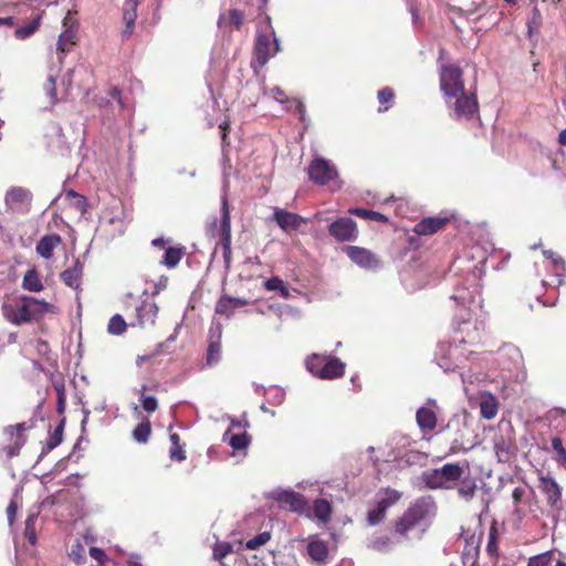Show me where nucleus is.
<instances>
[{
    "label": "nucleus",
    "instance_id": "obj_45",
    "mask_svg": "<svg viewBox=\"0 0 566 566\" xmlns=\"http://www.w3.org/2000/svg\"><path fill=\"white\" fill-rule=\"evenodd\" d=\"M271 538V535L269 532H262L258 534L256 536L250 538L245 543V547L250 551H255L260 548L261 546L265 545Z\"/></svg>",
    "mask_w": 566,
    "mask_h": 566
},
{
    "label": "nucleus",
    "instance_id": "obj_34",
    "mask_svg": "<svg viewBox=\"0 0 566 566\" xmlns=\"http://www.w3.org/2000/svg\"><path fill=\"white\" fill-rule=\"evenodd\" d=\"M22 287L29 292H40L44 289L35 269L25 272L22 280Z\"/></svg>",
    "mask_w": 566,
    "mask_h": 566
},
{
    "label": "nucleus",
    "instance_id": "obj_46",
    "mask_svg": "<svg viewBox=\"0 0 566 566\" xmlns=\"http://www.w3.org/2000/svg\"><path fill=\"white\" fill-rule=\"evenodd\" d=\"M40 25L39 19H34L24 27L17 28L14 34L18 39H25L33 34Z\"/></svg>",
    "mask_w": 566,
    "mask_h": 566
},
{
    "label": "nucleus",
    "instance_id": "obj_5",
    "mask_svg": "<svg viewBox=\"0 0 566 566\" xmlns=\"http://www.w3.org/2000/svg\"><path fill=\"white\" fill-rule=\"evenodd\" d=\"M265 21L268 28L265 32L258 33L254 45L255 56L260 65H264L280 51L279 39L276 38L275 31L271 24V18L268 15Z\"/></svg>",
    "mask_w": 566,
    "mask_h": 566
},
{
    "label": "nucleus",
    "instance_id": "obj_30",
    "mask_svg": "<svg viewBox=\"0 0 566 566\" xmlns=\"http://www.w3.org/2000/svg\"><path fill=\"white\" fill-rule=\"evenodd\" d=\"M244 21V14L242 11L237 9H230L228 12L221 13L218 19V25L224 28L233 25L240 29Z\"/></svg>",
    "mask_w": 566,
    "mask_h": 566
},
{
    "label": "nucleus",
    "instance_id": "obj_9",
    "mask_svg": "<svg viewBox=\"0 0 566 566\" xmlns=\"http://www.w3.org/2000/svg\"><path fill=\"white\" fill-rule=\"evenodd\" d=\"M495 454L500 462H509L515 450V438L510 426L500 428V432L493 439Z\"/></svg>",
    "mask_w": 566,
    "mask_h": 566
},
{
    "label": "nucleus",
    "instance_id": "obj_32",
    "mask_svg": "<svg viewBox=\"0 0 566 566\" xmlns=\"http://www.w3.org/2000/svg\"><path fill=\"white\" fill-rule=\"evenodd\" d=\"M311 510H312L313 516L317 521H319L322 523H327L331 520L332 507L327 500H325V499L315 500L312 504Z\"/></svg>",
    "mask_w": 566,
    "mask_h": 566
},
{
    "label": "nucleus",
    "instance_id": "obj_4",
    "mask_svg": "<svg viewBox=\"0 0 566 566\" xmlns=\"http://www.w3.org/2000/svg\"><path fill=\"white\" fill-rule=\"evenodd\" d=\"M63 31L59 35L56 43V72L57 73L64 62L66 53L71 52L77 43L78 23L69 11L63 19Z\"/></svg>",
    "mask_w": 566,
    "mask_h": 566
},
{
    "label": "nucleus",
    "instance_id": "obj_57",
    "mask_svg": "<svg viewBox=\"0 0 566 566\" xmlns=\"http://www.w3.org/2000/svg\"><path fill=\"white\" fill-rule=\"evenodd\" d=\"M552 447L559 455L560 460L566 463V450L563 447L562 440L559 438H554L552 440Z\"/></svg>",
    "mask_w": 566,
    "mask_h": 566
},
{
    "label": "nucleus",
    "instance_id": "obj_58",
    "mask_svg": "<svg viewBox=\"0 0 566 566\" xmlns=\"http://www.w3.org/2000/svg\"><path fill=\"white\" fill-rule=\"evenodd\" d=\"M90 555L92 558H94L98 564H103L106 559V554L104 551L97 547H91L90 548Z\"/></svg>",
    "mask_w": 566,
    "mask_h": 566
},
{
    "label": "nucleus",
    "instance_id": "obj_52",
    "mask_svg": "<svg viewBox=\"0 0 566 566\" xmlns=\"http://www.w3.org/2000/svg\"><path fill=\"white\" fill-rule=\"evenodd\" d=\"M140 402H142L143 408L147 412H154L158 407L157 399L154 396H144L143 395L140 398Z\"/></svg>",
    "mask_w": 566,
    "mask_h": 566
},
{
    "label": "nucleus",
    "instance_id": "obj_40",
    "mask_svg": "<svg viewBox=\"0 0 566 566\" xmlns=\"http://www.w3.org/2000/svg\"><path fill=\"white\" fill-rule=\"evenodd\" d=\"M126 326L127 325L123 316L119 314H115L114 316L111 317L108 322L107 331L112 335H120L125 332Z\"/></svg>",
    "mask_w": 566,
    "mask_h": 566
},
{
    "label": "nucleus",
    "instance_id": "obj_28",
    "mask_svg": "<svg viewBox=\"0 0 566 566\" xmlns=\"http://www.w3.org/2000/svg\"><path fill=\"white\" fill-rule=\"evenodd\" d=\"M307 553L310 557L317 564H325L328 555V549L323 541L314 539L307 545Z\"/></svg>",
    "mask_w": 566,
    "mask_h": 566
},
{
    "label": "nucleus",
    "instance_id": "obj_61",
    "mask_svg": "<svg viewBox=\"0 0 566 566\" xmlns=\"http://www.w3.org/2000/svg\"><path fill=\"white\" fill-rule=\"evenodd\" d=\"M543 253L547 259H551L555 265H564V260L553 251L545 250Z\"/></svg>",
    "mask_w": 566,
    "mask_h": 566
},
{
    "label": "nucleus",
    "instance_id": "obj_22",
    "mask_svg": "<svg viewBox=\"0 0 566 566\" xmlns=\"http://www.w3.org/2000/svg\"><path fill=\"white\" fill-rule=\"evenodd\" d=\"M139 0H125L123 6V20L125 22V29L123 31L124 38H129L135 29V21L137 19V7Z\"/></svg>",
    "mask_w": 566,
    "mask_h": 566
},
{
    "label": "nucleus",
    "instance_id": "obj_63",
    "mask_svg": "<svg viewBox=\"0 0 566 566\" xmlns=\"http://www.w3.org/2000/svg\"><path fill=\"white\" fill-rule=\"evenodd\" d=\"M61 434H62V426H60L56 430H55V437L51 439V441L49 442V447L51 449L55 448L56 446L60 444L61 442Z\"/></svg>",
    "mask_w": 566,
    "mask_h": 566
},
{
    "label": "nucleus",
    "instance_id": "obj_44",
    "mask_svg": "<svg viewBox=\"0 0 566 566\" xmlns=\"http://www.w3.org/2000/svg\"><path fill=\"white\" fill-rule=\"evenodd\" d=\"M368 547L377 552H388L391 547V542L388 536H376L369 541Z\"/></svg>",
    "mask_w": 566,
    "mask_h": 566
},
{
    "label": "nucleus",
    "instance_id": "obj_31",
    "mask_svg": "<svg viewBox=\"0 0 566 566\" xmlns=\"http://www.w3.org/2000/svg\"><path fill=\"white\" fill-rule=\"evenodd\" d=\"M401 494L392 489L380 490L376 495V504L382 510L387 511L390 506L396 504Z\"/></svg>",
    "mask_w": 566,
    "mask_h": 566
},
{
    "label": "nucleus",
    "instance_id": "obj_10",
    "mask_svg": "<svg viewBox=\"0 0 566 566\" xmlns=\"http://www.w3.org/2000/svg\"><path fill=\"white\" fill-rule=\"evenodd\" d=\"M329 234L337 241H354L358 237L356 222L349 217H343L328 227Z\"/></svg>",
    "mask_w": 566,
    "mask_h": 566
},
{
    "label": "nucleus",
    "instance_id": "obj_7",
    "mask_svg": "<svg viewBox=\"0 0 566 566\" xmlns=\"http://www.w3.org/2000/svg\"><path fill=\"white\" fill-rule=\"evenodd\" d=\"M310 179L316 185L324 186L338 177L336 167L322 157L314 158L307 168Z\"/></svg>",
    "mask_w": 566,
    "mask_h": 566
},
{
    "label": "nucleus",
    "instance_id": "obj_48",
    "mask_svg": "<svg viewBox=\"0 0 566 566\" xmlns=\"http://www.w3.org/2000/svg\"><path fill=\"white\" fill-rule=\"evenodd\" d=\"M552 562V552L547 551L542 554L530 557L527 566H548Z\"/></svg>",
    "mask_w": 566,
    "mask_h": 566
},
{
    "label": "nucleus",
    "instance_id": "obj_12",
    "mask_svg": "<svg viewBox=\"0 0 566 566\" xmlns=\"http://www.w3.org/2000/svg\"><path fill=\"white\" fill-rule=\"evenodd\" d=\"M463 321L455 327L457 333H460L462 337L459 339L460 343L475 344L481 339V332L483 331V324L478 322H471L470 314L465 313L461 315Z\"/></svg>",
    "mask_w": 566,
    "mask_h": 566
},
{
    "label": "nucleus",
    "instance_id": "obj_50",
    "mask_svg": "<svg viewBox=\"0 0 566 566\" xmlns=\"http://www.w3.org/2000/svg\"><path fill=\"white\" fill-rule=\"evenodd\" d=\"M221 355L220 343L211 340L208 347L207 361L209 365L219 361Z\"/></svg>",
    "mask_w": 566,
    "mask_h": 566
},
{
    "label": "nucleus",
    "instance_id": "obj_18",
    "mask_svg": "<svg viewBox=\"0 0 566 566\" xmlns=\"http://www.w3.org/2000/svg\"><path fill=\"white\" fill-rule=\"evenodd\" d=\"M247 304L248 301L244 298L223 295L218 300L214 312L218 315L230 318L234 314L235 310L245 306Z\"/></svg>",
    "mask_w": 566,
    "mask_h": 566
},
{
    "label": "nucleus",
    "instance_id": "obj_54",
    "mask_svg": "<svg viewBox=\"0 0 566 566\" xmlns=\"http://www.w3.org/2000/svg\"><path fill=\"white\" fill-rule=\"evenodd\" d=\"M222 336V325L219 322L213 321L209 329L210 342L214 340L220 343Z\"/></svg>",
    "mask_w": 566,
    "mask_h": 566
},
{
    "label": "nucleus",
    "instance_id": "obj_6",
    "mask_svg": "<svg viewBox=\"0 0 566 566\" xmlns=\"http://www.w3.org/2000/svg\"><path fill=\"white\" fill-rule=\"evenodd\" d=\"M440 368L444 371H452L460 368L467 359L464 349L460 344H440L436 354Z\"/></svg>",
    "mask_w": 566,
    "mask_h": 566
},
{
    "label": "nucleus",
    "instance_id": "obj_42",
    "mask_svg": "<svg viewBox=\"0 0 566 566\" xmlns=\"http://www.w3.org/2000/svg\"><path fill=\"white\" fill-rule=\"evenodd\" d=\"M348 212L350 214L360 217L363 219H369V220L382 221V222L387 221V217H385L384 214H381L379 212L373 211V210H367V209H363V208H352V209H349Z\"/></svg>",
    "mask_w": 566,
    "mask_h": 566
},
{
    "label": "nucleus",
    "instance_id": "obj_27",
    "mask_svg": "<svg viewBox=\"0 0 566 566\" xmlns=\"http://www.w3.org/2000/svg\"><path fill=\"white\" fill-rule=\"evenodd\" d=\"M438 469L448 489H451L452 484L460 481L463 475V468L458 463H447Z\"/></svg>",
    "mask_w": 566,
    "mask_h": 566
},
{
    "label": "nucleus",
    "instance_id": "obj_16",
    "mask_svg": "<svg viewBox=\"0 0 566 566\" xmlns=\"http://www.w3.org/2000/svg\"><path fill=\"white\" fill-rule=\"evenodd\" d=\"M539 489L546 496L551 507H555L562 497V490L558 483L551 475L539 476Z\"/></svg>",
    "mask_w": 566,
    "mask_h": 566
},
{
    "label": "nucleus",
    "instance_id": "obj_41",
    "mask_svg": "<svg viewBox=\"0 0 566 566\" xmlns=\"http://www.w3.org/2000/svg\"><path fill=\"white\" fill-rule=\"evenodd\" d=\"M542 25V14L537 7L533 8L532 17L527 20V33L530 38L538 33Z\"/></svg>",
    "mask_w": 566,
    "mask_h": 566
},
{
    "label": "nucleus",
    "instance_id": "obj_53",
    "mask_svg": "<svg viewBox=\"0 0 566 566\" xmlns=\"http://www.w3.org/2000/svg\"><path fill=\"white\" fill-rule=\"evenodd\" d=\"M44 88L48 93V95L55 101L56 92H55V74L53 73V69L51 67V73L48 76V81L44 85Z\"/></svg>",
    "mask_w": 566,
    "mask_h": 566
},
{
    "label": "nucleus",
    "instance_id": "obj_55",
    "mask_svg": "<svg viewBox=\"0 0 566 566\" xmlns=\"http://www.w3.org/2000/svg\"><path fill=\"white\" fill-rule=\"evenodd\" d=\"M284 282L279 276H273L264 282L268 291H280L283 289Z\"/></svg>",
    "mask_w": 566,
    "mask_h": 566
},
{
    "label": "nucleus",
    "instance_id": "obj_15",
    "mask_svg": "<svg viewBox=\"0 0 566 566\" xmlns=\"http://www.w3.org/2000/svg\"><path fill=\"white\" fill-rule=\"evenodd\" d=\"M346 253L360 268L373 269L378 265L377 258L367 249L352 245L346 248Z\"/></svg>",
    "mask_w": 566,
    "mask_h": 566
},
{
    "label": "nucleus",
    "instance_id": "obj_2",
    "mask_svg": "<svg viewBox=\"0 0 566 566\" xmlns=\"http://www.w3.org/2000/svg\"><path fill=\"white\" fill-rule=\"evenodd\" d=\"M3 317L13 325H22L40 318L46 313H55V306L32 296H20L2 304Z\"/></svg>",
    "mask_w": 566,
    "mask_h": 566
},
{
    "label": "nucleus",
    "instance_id": "obj_64",
    "mask_svg": "<svg viewBox=\"0 0 566 566\" xmlns=\"http://www.w3.org/2000/svg\"><path fill=\"white\" fill-rule=\"evenodd\" d=\"M231 421V428H243L245 429L249 426V422L247 419L235 420L233 418H230Z\"/></svg>",
    "mask_w": 566,
    "mask_h": 566
},
{
    "label": "nucleus",
    "instance_id": "obj_20",
    "mask_svg": "<svg viewBox=\"0 0 566 566\" xmlns=\"http://www.w3.org/2000/svg\"><path fill=\"white\" fill-rule=\"evenodd\" d=\"M158 314V306L155 302L144 301L136 307L137 324L140 327L154 325Z\"/></svg>",
    "mask_w": 566,
    "mask_h": 566
},
{
    "label": "nucleus",
    "instance_id": "obj_33",
    "mask_svg": "<svg viewBox=\"0 0 566 566\" xmlns=\"http://www.w3.org/2000/svg\"><path fill=\"white\" fill-rule=\"evenodd\" d=\"M497 409L499 403L494 396L491 394H485L482 396L480 401V411L484 419H493L497 413Z\"/></svg>",
    "mask_w": 566,
    "mask_h": 566
},
{
    "label": "nucleus",
    "instance_id": "obj_3",
    "mask_svg": "<svg viewBox=\"0 0 566 566\" xmlns=\"http://www.w3.org/2000/svg\"><path fill=\"white\" fill-rule=\"evenodd\" d=\"M436 503L431 496H423L416 500L396 525L397 533L405 535L417 523L434 516Z\"/></svg>",
    "mask_w": 566,
    "mask_h": 566
},
{
    "label": "nucleus",
    "instance_id": "obj_38",
    "mask_svg": "<svg viewBox=\"0 0 566 566\" xmlns=\"http://www.w3.org/2000/svg\"><path fill=\"white\" fill-rule=\"evenodd\" d=\"M169 440L171 442V448L169 450V457L174 461L181 462L186 459V452L180 443L179 434L171 432L169 434Z\"/></svg>",
    "mask_w": 566,
    "mask_h": 566
},
{
    "label": "nucleus",
    "instance_id": "obj_26",
    "mask_svg": "<svg viewBox=\"0 0 566 566\" xmlns=\"http://www.w3.org/2000/svg\"><path fill=\"white\" fill-rule=\"evenodd\" d=\"M62 239L57 234L44 235L36 244V252L43 259H51L54 249L61 243Z\"/></svg>",
    "mask_w": 566,
    "mask_h": 566
},
{
    "label": "nucleus",
    "instance_id": "obj_25",
    "mask_svg": "<svg viewBox=\"0 0 566 566\" xmlns=\"http://www.w3.org/2000/svg\"><path fill=\"white\" fill-rule=\"evenodd\" d=\"M345 364L336 357H329L321 370V379H335L344 375Z\"/></svg>",
    "mask_w": 566,
    "mask_h": 566
},
{
    "label": "nucleus",
    "instance_id": "obj_39",
    "mask_svg": "<svg viewBox=\"0 0 566 566\" xmlns=\"http://www.w3.org/2000/svg\"><path fill=\"white\" fill-rule=\"evenodd\" d=\"M328 356L319 355V354H313L310 357H307L305 365L307 370L319 378L321 370L323 369V366L325 365V361L327 360Z\"/></svg>",
    "mask_w": 566,
    "mask_h": 566
},
{
    "label": "nucleus",
    "instance_id": "obj_1",
    "mask_svg": "<svg viewBox=\"0 0 566 566\" xmlns=\"http://www.w3.org/2000/svg\"><path fill=\"white\" fill-rule=\"evenodd\" d=\"M440 88L448 105L453 107V117L458 120H469L478 115L479 105L475 93L465 92L462 71L457 65L440 67Z\"/></svg>",
    "mask_w": 566,
    "mask_h": 566
},
{
    "label": "nucleus",
    "instance_id": "obj_62",
    "mask_svg": "<svg viewBox=\"0 0 566 566\" xmlns=\"http://www.w3.org/2000/svg\"><path fill=\"white\" fill-rule=\"evenodd\" d=\"M17 505L14 502H11L8 507H7V515H8V521H9V524H12L13 523V520L15 517V514H17Z\"/></svg>",
    "mask_w": 566,
    "mask_h": 566
},
{
    "label": "nucleus",
    "instance_id": "obj_49",
    "mask_svg": "<svg viewBox=\"0 0 566 566\" xmlns=\"http://www.w3.org/2000/svg\"><path fill=\"white\" fill-rule=\"evenodd\" d=\"M386 515V511L375 504V507L369 510L367 515V522L370 526L379 524Z\"/></svg>",
    "mask_w": 566,
    "mask_h": 566
},
{
    "label": "nucleus",
    "instance_id": "obj_13",
    "mask_svg": "<svg viewBox=\"0 0 566 566\" xmlns=\"http://www.w3.org/2000/svg\"><path fill=\"white\" fill-rule=\"evenodd\" d=\"M428 405L430 407H420L416 413L417 424L421 431H432L437 427V401L430 398Z\"/></svg>",
    "mask_w": 566,
    "mask_h": 566
},
{
    "label": "nucleus",
    "instance_id": "obj_43",
    "mask_svg": "<svg viewBox=\"0 0 566 566\" xmlns=\"http://www.w3.org/2000/svg\"><path fill=\"white\" fill-rule=\"evenodd\" d=\"M151 429L148 421L139 423L133 431V437L138 443H146L149 439Z\"/></svg>",
    "mask_w": 566,
    "mask_h": 566
},
{
    "label": "nucleus",
    "instance_id": "obj_19",
    "mask_svg": "<svg viewBox=\"0 0 566 566\" xmlns=\"http://www.w3.org/2000/svg\"><path fill=\"white\" fill-rule=\"evenodd\" d=\"M221 240L223 242L224 254L230 253L231 247V224H230V211L227 196H222L221 206Z\"/></svg>",
    "mask_w": 566,
    "mask_h": 566
},
{
    "label": "nucleus",
    "instance_id": "obj_23",
    "mask_svg": "<svg viewBox=\"0 0 566 566\" xmlns=\"http://www.w3.org/2000/svg\"><path fill=\"white\" fill-rule=\"evenodd\" d=\"M447 222L448 218H424L415 226V232L420 235H429L442 229Z\"/></svg>",
    "mask_w": 566,
    "mask_h": 566
},
{
    "label": "nucleus",
    "instance_id": "obj_51",
    "mask_svg": "<svg viewBox=\"0 0 566 566\" xmlns=\"http://www.w3.org/2000/svg\"><path fill=\"white\" fill-rule=\"evenodd\" d=\"M232 552V545L227 542H218L213 546V557L221 560Z\"/></svg>",
    "mask_w": 566,
    "mask_h": 566
},
{
    "label": "nucleus",
    "instance_id": "obj_8",
    "mask_svg": "<svg viewBox=\"0 0 566 566\" xmlns=\"http://www.w3.org/2000/svg\"><path fill=\"white\" fill-rule=\"evenodd\" d=\"M270 497L279 503L280 507L295 513H303L306 510L304 496L293 490L276 489L270 493Z\"/></svg>",
    "mask_w": 566,
    "mask_h": 566
},
{
    "label": "nucleus",
    "instance_id": "obj_37",
    "mask_svg": "<svg viewBox=\"0 0 566 566\" xmlns=\"http://www.w3.org/2000/svg\"><path fill=\"white\" fill-rule=\"evenodd\" d=\"M476 492V483L472 478L461 479L460 484L458 486V494L464 501H470L473 499Z\"/></svg>",
    "mask_w": 566,
    "mask_h": 566
},
{
    "label": "nucleus",
    "instance_id": "obj_29",
    "mask_svg": "<svg viewBox=\"0 0 566 566\" xmlns=\"http://www.w3.org/2000/svg\"><path fill=\"white\" fill-rule=\"evenodd\" d=\"M223 441L228 442L233 450L240 451L249 447L251 439L247 432L232 433L229 429L223 434Z\"/></svg>",
    "mask_w": 566,
    "mask_h": 566
},
{
    "label": "nucleus",
    "instance_id": "obj_24",
    "mask_svg": "<svg viewBox=\"0 0 566 566\" xmlns=\"http://www.w3.org/2000/svg\"><path fill=\"white\" fill-rule=\"evenodd\" d=\"M82 273L83 265L80 260H76L72 268H69L61 273V280L71 289L77 290L81 285Z\"/></svg>",
    "mask_w": 566,
    "mask_h": 566
},
{
    "label": "nucleus",
    "instance_id": "obj_17",
    "mask_svg": "<svg viewBox=\"0 0 566 566\" xmlns=\"http://www.w3.org/2000/svg\"><path fill=\"white\" fill-rule=\"evenodd\" d=\"M31 192L22 187H14L6 195V203L13 210H23L31 202Z\"/></svg>",
    "mask_w": 566,
    "mask_h": 566
},
{
    "label": "nucleus",
    "instance_id": "obj_59",
    "mask_svg": "<svg viewBox=\"0 0 566 566\" xmlns=\"http://www.w3.org/2000/svg\"><path fill=\"white\" fill-rule=\"evenodd\" d=\"M525 495V489L522 486H517L512 492V499L514 502V505H518V503L522 501V499Z\"/></svg>",
    "mask_w": 566,
    "mask_h": 566
},
{
    "label": "nucleus",
    "instance_id": "obj_56",
    "mask_svg": "<svg viewBox=\"0 0 566 566\" xmlns=\"http://www.w3.org/2000/svg\"><path fill=\"white\" fill-rule=\"evenodd\" d=\"M394 98V92L390 87H384L378 92V101L380 104H387Z\"/></svg>",
    "mask_w": 566,
    "mask_h": 566
},
{
    "label": "nucleus",
    "instance_id": "obj_11",
    "mask_svg": "<svg viewBox=\"0 0 566 566\" xmlns=\"http://www.w3.org/2000/svg\"><path fill=\"white\" fill-rule=\"evenodd\" d=\"M104 230L109 239L124 234L126 230L125 216L122 206L115 205L109 213H104Z\"/></svg>",
    "mask_w": 566,
    "mask_h": 566
},
{
    "label": "nucleus",
    "instance_id": "obj_36",
    "mask_svg": "<svg viewBox=\"0 0 566 566\" xmlns=\"http://www.w3.org/2000/svg\"><path fill=\"white\" fill-rule=\"evenodd\" d=\"M422 481L430 489H448L446 482L443 481L442 476L440 475V471L438 468L426 470L422 473Z\"/></svg>",
    "mask_w": 566,
    "mask_h": 566
},
{
    "label": "nucleus",
    "instance_id": "obj_21",
    "mask_svg": "<svg viewBox=\"0 0 566 566\" xmlns=\"http://www.w3.org/2000/svg\"><path fill=\"white\" fill-rule=\"evenodd\" d=\"M273 218L284 231L297 229L304 221L301 216L279 208L274 210Z\"/></svg>",
    "mask_w": 566,
    "mask_h": 566
},
{
    "label": "nucleus",
    "instance_id": "obj_14",
    "mask_svg": "<svg viewBox=\"0 0 566 566\" xmlns=\"http://www.w3.org/2000/svg\"><path fill=\"white\" fill-rule=\"evenodd\" d=\"M166 243H167L166 240L163 238L154 239L151 242V244L154 247L165 250V253L163 255L160 263L168 269H174L178 265V263L180 262V260L184 255V248H178V247H167L166 248Z\"/></svg>",
    "mask_w": 566,
    "mask_h": 566
},
{
    "label": "nucleus",
    "instance_id": "obj_35",
    "mask_svg": "<svg viewBox=\"0 0 566 566\" xmlns=\"http://www.w3.org/2000/svg\"><path fill=\"white\" fill-rule=\"evenodd\" d=\"M452 298L464 308L467 305H471L479 301V287L474 286L472 291H465L464 289L458 290L457 293L452 296Z\"/></svg>",
    "mask_w": 566,
    "mask_h": 566
},
{
    "label": "nucleus",
    "instance_id": "obj_47",
    "mask_svg": "<svg viewBox=\"0 0 566 566\" xmlns=\"http://www.w3.org/2000/svg\"><path fill=\"white\" fill-rule=\"evenodd\" d=\"M66 197L71 199L72 206L75 207L81 213H84L86 211L87 201L84 196L73 190H70L66 193Z\"/></svg>",
    "mask_w": 566,
    "mask_h": 566
},
{
    "label": "nucleus",
    "instance_id": "obj_60",
    "mask_svg": "<svg viewBox=\"0 0 566 566\" xmlns=\"http://www.w3.org/2000/svg\"><path fill=\"white\" fill-rule=\"evenodd\" d=\"M543 253L547 259H551L555 265H564V260L553 251L545 250Z\"/></svg>",
    "mask_w": 566,
    "mask_h": 566
}]
</instances>
